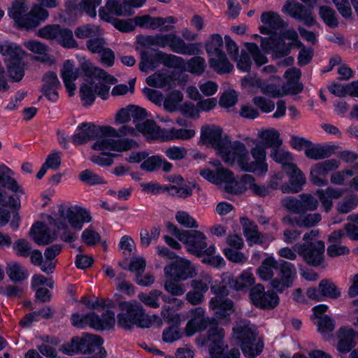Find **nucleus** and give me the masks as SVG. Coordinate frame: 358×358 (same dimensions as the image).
Masks as SVG:
<instances>
[{
    "label": "nucleus",
    "instance_id": "obj_59",
    "mask_svg": "<svg viewBox=\"0 0 358 358\" xmlns=\"http://www.w3.org/2000/svg\"><path fill=\"white\" fill-rule=\"evenodd\" d=\"M182 99L183 95L180 91L171 92L163 101L164 109L169 112L175 111Z\"/></svg>",
    "mask_w": 358,
    "mask_h": 358
},
{
    "label": "nucleus",
    "instance_id": "obj_60",
    "mask_svg": "<svg viewBox=\"0 0 358 358\" xmlns=\"http://www.w3.org/2000/svg\"><path fill=\"white\" fill-rule=\"evenodd\" d=\"M180 280L175 278H169L164 282V289L172 296H180L183 295L186 289L183 284L179 282Z\"/></svg>",
    "mask_w": 358,
    "mask_h": 358
},
{
    "label": "nucleus",
    "instance_id": "obj_15",
    "mask_svg": "<svg viewBox=\"0 0 358 358\" xmlns=\"http://www.w3.org/2000/svg\"><path fill=\"white\" fill-rule=\"evenodd\" d=\"M251 302L262 309L272 310L279 303V296L273 290L265 292L263 285L257 284L252 287L249 293Z\"/></svg>",
    "mask_w": 358,
    "mask_h": 358
},
{
    "label": "nucleus",
    "instance_id": "obj_43",
    "mask_svg": "<svg viewBox=\"0 0 358 358\" xmlns=\"http://www.w3.org/2000/svg\"><path fill=\"white\" fill-rule=\"evenodd\" d=\"M6 271L9 278L15 282H21L28 278L27 269L20 263L11 261L7 263Z\"/></svg>",
    "mask_w": 358,
    "mask_h": 358
},
{
    "label": "nucleus",
    "instance_id": "obj_29",
    "mask_svg": "<svg viewBox=\"0 0 358 358\" xmlns=\"http://www.w3.org/2000/svg\"><path fill=\"white\" fill-rule=\"evenodd\" d=\"M30 238L38 245H48L55 239L47 225L43 222L35 223L29 231Z\"/></svg>",
    "mask_w": 358,
    "mask_h": 358
},
{
    "label": "nucleus",
    "instance_id": "obj_53",
    "mask_svg": "<svg viewBox=\"0 0 358 358\" xmlns=\"http://www.w3.org/2000/svg\"><path fill=\"white\" fill-rule=\"evenodd\" d=\"M321 220V215L318 213L303 214L294 217L296 225L301 228L313 227L319 223Z\"/></svg>",
    "mask_w": 358,
    "mask_h": 358
},
{
    "label": "nucleus",
    "instance_id": "obj_30",
    "mask_svg": "<svg viewBox=\"0 0 358 358\" xmlns=\"http://www.w3.org/2000/svg\"><path fill=\"white\" fill-rule=\"evenodd\" d=\"M217 181L216 185H223L226 192L230 194H240L241 192L238 187V182L235 180L234 173L223 167L217 169Z\"/></svg>",
    "mask_w": 358,
    "mask_h": 358
},
{
    "label": "nucleus",
    "instance_id": "obj_48",
    "mask_svg": "<svg viewBox=\"0 0 358 358\" xmlns=\"http://www.w3.org/2000/svg\"><path fill=\"white\" fill-rule=\"evenodd\" d=\"M329 92L338 96H344L347 94L358 97V82H352L345 86L334 83L328 87Z\"/></svg>",
    "mask_w": 358,
    "mask_h": 358
},
{
    "label": "nucleus",
    "instance_id": "obj_33",
    "mask_svg": "<svg viewBox=\"0 0 358 358\" xmlns=\"http://www.w3.org/2000/svg\"><path fill=\"white\" fill-rule=\"evenodd\" d=\"M146 83L150 87L169 90L173 86L175 80L172 73L162 70L148 76Z\"/></svg>",
    "mask_w": 358,
    "mask_h": 358
},
{
    "label": "nucleus",
    "instance_id": "obj_27",
    "mask_svg": "<svg viewBox=\"0 0 358 358\" xmlns=\"http://www.w3.org/2000/svg\"><path fill=\"white\" fill-rule=\"evenodd\" d=\"M358 336V333L348 327H341L337 333L338 343L337 350L341 353H347L355 346V338Z\"/></svg>",
    "mask_w": 358,
    "mask_h": 358
},
{
    "label": "nucleus",
    "instance_id": "obj_61",
    "mask_svg": "<svg viewBox=\"0 0 358 358\" xmlns=\"http://www.w3.org/2000/svg\"><path fill=\"white\" fill-rule=\"evenodd\" d=\"M358 206V197L355 195L345 196L341 200L336 206L337 210L343 214H346Z\"/></svg>",
    "mask_w": 358,
    "mask_h": 358
},
{
    "label": "nucleus",
    "instance_id": "obj_58",
    "mask_svg": "<svg viewBox=\"0 0 358 358\" xmlns=\"http://www.w3.org/2000/svg\"><path fill=\"white\" fill-rule=\"evenodd\" d=\"M245 47L251 55L256 66L259 67L268 62L266 56L261 52L259 48L256 43H247L245 44Z\"/></svg>",
    "mask_w": 358,
    "mask_h": 358
},
{
    "label": "nucleus",
    "instance_id": "obj_45",
    "mask_svg": "<svg viewBox=\"0 0 358 358\" xmlns=\"http://www.w3.org/2000/svg\"><path fill=\"white\" fill-rule=\"evenodd\" d=\"M258 136L264 145L268 148H279L282 145L279 132L275 129H269L259 131Z\"/></svg>",
    "mask_w": 358,
    "mask_h": 358
},
{
    "label": "nucleus",
    "instance_id": "obj_23",
    "mask_svg": "<svg viewBox=\"0 0 358 358\" xmlns=\"http://www.w3.org/2000/svg\"><path fill=\"white\" fill-rule=\"evenodd\" d=\"M222 280L228 287L236 291H245L255 283V278L249 271H244L236 278L228 274L223 275Z\"/></svg>",
    "mask_w": 358,
    "mask_h": 358
},
{
    "label": "nucleus",
    "instance_id": "obj_55",
    "mask_svg": "<svg viewBox=\"0 0 358 358\" xmlns=\"http://www.w3.org/2000/svg\"><path fill=\"white\" fill-rule=\"evenodd\" d=\"M319 14L324 22L329 27L335 28L338 25V17L335 10L328 6L320 8Z\"/></svg>",
    "mask_w": 358,
    "mask_h": 358
},
{
    "label": "nucleus",
    "instance_id": "obj_16",
    "mask_svg": "<svg viewBox=\"0 0 358 358\" xmlns=\"http://www.w3.org/2000/svg\"><path fill=\"white\" fill-rule=\"evenodd\" d=\"M103 343V339L98 335L86 334L82 337H74L71 340V345L73 351L80 352L83 354H92L96 350H99L104 357L106 352L101 347Z\"/></svg>",
    "mask_w": 358,
    "mask_h": 358
},
{
    "label": "nucleus",
    "instance_id": "obj_8",
    "mask_svg": "<svg viewBox=\"0 0 358 358\" xmlns=\"http://www.w3.org/2000/svg\"><path fill=\"white\" fill-rule=\"evenodd\" d=\"M15 173L5 164L0 165V206H8L15 209L20 207L19 198L9 196L6 189L16 194H24L23 189L14 178Z\"/></svg>",
    "mask_w": 358,
    "mask_h": 358
},
{
    "label": "nucleus",
    "instance_id": "obj_42",
    "mask_svg": "<svg viewBox=\"0 0 358 358\" xmlns=\"http://www.w3.org/2000/svg\"><path fill=\"white\" fill-rule=\"evenodd\" d=\"M196 134L194 129L171 128L164 129L162 141H170L173 140L187 141L193 138Z\"/></svg>",
    "mask_w": 358,
    "mask_h": 358
},
{
    "label": "nucleus",
    "instance_id": "obj_47",
    "mask_svg": "<svg viewBox=\"0 0 358 358\" xmlns=\"http://www.w3.org/2000/svg\"><path fill=\"white\" fill-rule=\"evenodd\" d=\"M270 157L275 162L282 165V168L284 171H287V170L291 167V165L294 164L292 154L289 152L283 149H280L279 148L273 149L271 152Z\"/></svg>",
    "mask_w": 358,
    "mask_h": 358
},
{
    "label": "nucleus",
    "instance_id": "obj_22",
    "mask_svg": "<svg viewBox=\"0 0 358 358\" xmlns=\"http://www.w3.org/2000/svg\"><path fill=\"white\" fill-rule=\"evenodd\" d=\"M102 0H81L77 3L76 0H68L66 2V8L69 13L78 17L85 12L90 17H95L96 15V8L101 3Z\"/></svg>",
    "mask_w": 358,
    "mask_h": 358
},
{
    "label": "nucleus",
    "instance_id": "obj_2",
    "mask_svg": "<svg viewBox=\"0 0 358 358\" xmlns=\"http://www.w3.org/2000/svg\"><path fill=\"white\" fill-rule=\"evenodd\" d=\"M254 148L250 149L252 160L249 156L248 150L244 143L236 141L232 144V162H227L229 164L236 163L241 170L245 172L254 173L258 176H264L268 170V166L266 162V152L265 148L256 143Z\"/></svg>",
    "mask_w": 358,
    "mask_h": 358
},
{
    "label": "nucleus",
    "instance_id": "obj_13",
    "mask_svg": "<svg viewBox=\"0 0 358 358\" xmlns=\"http://www.w3.org/2000/svg\"><path fill=\"white\" fill-rule=\"evenodd\" d=\"M164 273L166 278L182 281L192 278L196 274L195 267L190 261L182 257H178L166 265Z\"/></svg>",
    "mask_w": 358,
    "mask_h": 358
},
{
    "label": "nucleus",
    "instance_id": "obj_57",
    "mask_svg": "<svg viewBox=\"0 0 358 358\" xmlns=\"http://www.w3.org/2000/svg\"><path fill=\"white\" fill-rule=\"evenodd\" d=\"M161 229L154 226L149 231L146 229H142L140 231L141 243L143 247H148L152 241H156L159 236Z\"/></svg>",
    "mask_w": 358,
    "mask_h": 358
},
{
    "label": "nucleus",
    "instance_id": "obj_40",
    "mask_svg": "<svg viewBox=\"0 0 358 358\" xmlns=\"http://www.w3.org/2000/svg\"><path fill=\"white\" fill-rule=\"evenodd\" d=\"M279 261L273 257L269 256L265 258L261 265L257 269V274L264 281L274 279L275 270L278 269Z\"/></svg>",
    "mask_w": 358,
    "mask_h": 358
},
{
    "label": "nucleus",
    "instance_id": "obj_9",
    "mask_svg": "<svg viewBox=\"0 0 358 358\" xmlns=\"http://www.w3.org/2000/svg\"><path fill=\"white\" fill-rule=\"evenodd\" d=\"M119 306L122 311L117 315V324L120 327L130 329L134 325L145 327L141 323L145 309L140 303L136 301H123L120 303Z\"/></svg>",
    "mask_w": 358,
    "mask_h": 358
},
{
    "label": "nucleus",
    "instance_id": "obj_14",
    "mask_svg": "<svg viewBox=\"0 0 358 358\" xmlns=\"http://www.w3.org/2000/svg\"><path fill=\"white\" fill-rule=\"evenodd\" d=\"M324 243L317 241L308 243H299L294 245V250L303 257V260L313 266H320L324 261Z\"/></svg>",
    "mask_w": 358,
    "mask_h": 358
},
{
    "label": "nucleus",
    "instance_id": "obj_36",
    "mask_svg": "<svg viewBox=\"0 0 358 358\" xmlns=\"http://www.w3.org/2000/svg\"><path fill=\"white\" fill-rule=\"evenodd\" d=\"M169 48L173 52L184 55H194L198 50L196 44L187 43L174 33H171Z\"/></svg>",
    "mask_w": 358,
    "mask_h": 358
},
{
    "label": "nucleus",
    "instance_id": "obj_24",
    "mask_svg": "<svg viewBox=\"0 0 358 358\" xmlns=\"http://www.w3.org/2000/svg\"><path fill=\"white\" fill-rule=\"evenodd\" d=\"M103 126H96L92 123L83 122L78 127V132L72 136L75 145L85 143L90 139L101 134L103 136Z\"/></svg>",
    "mask_w": 358,
    "mask_h": 358
},
{
    "label": "nucleus",
    "instance_id": "obj_19",
    "mask_svg": "<svg viewBox=\"0 0 358 358\" xmlns=\"http://www.w3.org/2000/svg\"><path fill=\"white\" fill-rule=\"evenodd\" d=\"M292 43H287L285 41L276 36L262 38L260 44L262 49L266 53L271 54L273 59H280L289 55L291 51Z\"/></svg>",
    "mask_w": 358,
    "mask_h": 358
},
{
    "label": "nucleus",
    "instance_id": "obj_26",
    "mask_svg": "<svg viewBox=\"0 0 358 358\" xmlns=\"http://www.w3.org/2000/svg\"><path fill=\"white\" fill-rule=\"evenodd\" d=\"M87 318H88V326L97 331L110 329L115 323V313L111 310L106 311L101 317L91 312L87 313Z\"/></svg>",
    "mask_w": 358,
    "mask_h": 358
},
{
    "label": "nucleus",
    "instance_id": "obj_4",
    "mask_svg": "<svg viewBox=\"0 0 358 358\" xmlns=\"http://www.w3.org/2000/svg\"><path fill=\"white\" fill-rule=\"evenodd\" d=\"M103 136L99 138L92 145L94 150H113L124 152L139 147L138 142L127 136H136V130L129 126L124 125L117 130L110 126H103Z\"/></svg>",
    "mask_w": 358,
    "mask_h": 358
},
{
    "label": "nucleus",
    "instance_id": "obj_35",
    "mask_svg": "<svg viewBox=\"0 0 358 358\" xmlns=\"http://www.w3.org/2000/svg\"><path fill=\"white\" fill-rule=\"evenodd\" d=\"M209 307L215 315L220 317H227L234 312L233 301L226 297H212L209 301Z\"/></svg>",
    "mask_w": 358,
    "mask_h": 358
},
{
    "label": "nucleus",
    "instance_id": "obj_52",
    "mask_svg": "<svg viewBox=\"0 0 358 358\" xmlns=\"http://www.w3.org/2000/svg\"><path fill=\"white\" fill-rule=\"evenodd\" d=\"M29 7L25 0H14L11 6L8 8V15L15 20L17 24L18 21L27 13Z\"/></svg>",
    "mask_w": 358,
    "mask_h": 358
},
{
    "label": "nucleus",
    "instance_id": "obj_20",
    "mask_svg": "<svg viewBox=\"0 0 358 358\" xmlns=\"http://www.w3.org/2000/svg\"><path fill=\"white\" fill-rule=\"evenodd\" d=\"M49 16L48 11L38 4H34L30 11L27 13L17 23L19 28L31 30L39 26Z\"/></svg>",
    "mask_w": 358,
    "mask_h": 358
},
{
    "label": "nucleus",
    "instance_id": "obj_64",
    "mask_svg": "<svg viewBox=\"0 0 358 358\" xmlns=\"http://www.w3.org/2000/svg\"><path fill=\"white\" fill-rule=\"evenodd\" d=\"M211 282V276L205 272L201 273L199 276L191 281L190 285L193 289L201 291L202 293H206Z\"/></svg>",
    "mask_w": 358,
    "mask_h": 358
},
{
    "label": "nucleus",
    "instance_id": "obj_39",
    "mask_svg": "<svg viewBox=\"0 0 358 358\" xmlns=\"http://www.w3.org/2000/svg\"><path fill=\"white\" fill-rule=\"evenodd\" d=\"M243 234L250 245L262 243V234L258 231L257 225L247 217L241 219Z\"/></svg>",
    "mask_w": 358,
    "mask_h": 358
},
{
    "label": "nucleus",
    "instance_id": "obj_62",
    "mask_svg": "<svg viewBox=\"0 0 358 358\" xmlns=\"http://www.w3.org/2000/svg\"><path fill=\"white\" fill-rule=\"evenodd\" d=\"M56 41L66 48H73L78 46L72 31L69 29L61 28V31Z\"/></svg>",
    "mask_w": 358,
    "mask_h": 358
},
{
    "label": "nucleus",
    "instance_id": "obj_50",
    "mask_svg": "<svg viewBox=\"0 0 358 358\" xmlns=\"http://www.w3.org/2000/svg\"><path fill=\"white\" fill-rule=\"evenodd\" d=\"M162 296V292L159 289H152L149 292H141L138 294V299L141 302L152 308L160 307L159 298Z\"/></svg>",
    "mask_w": 358,
    "mask_h": 358
},
{
    "label": "nucleus",
    "instance_id": "obj_11",
    "mask_svg": "<svg viewBox=\"0 0 358 358\" xmlns=\"http://www.w3.org/2000/svg\"><path fill=\"white\" fill-rule=\"evenodd\" d=\"M278 271V278L272 279L270 285L273 290L282 293L293 285L297 277V271L294 264L282 259L279 260Z\"/></svg>",
    "mask_w": 358,
    "mask_h": 358
},
{
    "label": "nucleus",
    "instance_id": "obj_28",
    "mask_svg": "<svg viewBox=\"0 0 358 358\" xmlns=\"http://www.w3.org/2000/svg\"><path fill=\"white\" fill-rule=\"evenodd\" d=\"M285 172L289 177L290 185H282V192L283 193H296L301 191L302 186L306 181V177L302 171L294 164V165H291V167Z\"/></svg>",
    "mask_w": 358,
    "mask_h": 358
},
{
    "label": "nucleus",
    "instance_id": "obj_41",
    "mask_svg": "<svg viewBox=\"0 0 358 358\" xmlns=\"http://www.w3.org/2000/svg\"><path fill=\"white\" fill-rule=\"evenodd\" d=\"M103 8L104 10L106 8L110 15L113 14L117 16H129L134 13L129 8L127 0H108L105 8Z\"/></svg>",
    "mask_w": 358,
    "mask_h": 358
},
{
    "label": "nucleus",
    "instance_id": "obj_32",
    "mask_svg": "<svg viewBox=\"0 0 358 358\" xmlns=\"http://www.w3.org/2000/svg\"><path fill=\"white\" fill-rule=\"evenodd\" d=\"M0 53L9 62L21 61L25 55L20 45L6 40L0 41Z\"/></svg>",
    "mask_w": 358,
    "mask_h": 358
},
{
    "label": "nucleus",
    "instance_id": "obj_31",
    "mask_svg": "<svg viewBox=\"0 0 358 358\" xmlns=\"http://www.w3.org/2000/svg\"><path fill=\"white\" fill-rule=\"evenodd\" d=\"M301 71L299 69H289L285 73L287 78V83L282 87V93L285 94H297L302 92L303 85L299 83L301 77Z\"/></svg>",
    "mask_w": 358,
    "mask_h": 358
},
{
    "label": "nucleus",
    "instance_id": "obj_56",
    "mask_svg": "<svg viewBox=\"0 0 358 358\" xmlns=\"http://www.w3.org/2000/svg\"><path fill=\"white\" fill-rule=\"evenodd\" d=\"M223 45V40L222 36L217 34H212L209 39L206 42L205 48L208 55H215L220 52H223L222 50Z\"/></svg>",
    "mask_w": 358,
    "mask_h": 358
},
{
    "label": "nucleus",
    "instance_id": "obj_25",
    "mask_svg": "<svg viewBox=\"0 0 358 358\" xmlns=\"http://www.w3.org/2000/svg\"><path fill=\"white\" fill-rule=\"evenodd\" d=\"M260 20L264 25L259 28L260 33L262 34H274L278 30L283 28L285 25V23L281 19L278 13L273 11L262 13Z\"/></svg>",
    "mask_w": 358,
    "mask_h": 358
},
{
    "label": "nucleus",
    "instance_id": "obj_21",
    "mask_svg": "<svg viewBox=\"0 0 358 358\" xmlns=\"http://www.w3.org/2000/svg\"><path fill=\"white\" fill-rule=\"evenodd\" d=\"M313 8L309 6L308 8H306L298 2L287 1L282 8V10L292 17L301 21L305 25L310 27L315 23L312 12Z\"/></svg>",
    "mask_w": 358,
    "mask_h": 358
},
{
    "label": "nucleus",
    "instance_id": "obj_17",
    "mask_svg": "<svg viewBox=\"0 0 358 358\" xmlns=\"http://www.w3.org/2000/svg\"><path fill=\"white\" fill-rule=\"evenodd\" d=\"M339 166V161L335 159L316 163L310 167V180L316 186H326L328 183L327 180L328 173L337 169Z\"/></svg>",
    "mask_w": 358,
    "mask_h": 358
},
{
    "label": "nucleus",
    "instance_id": "obj_51",
    "mask_svg": "<svg viewBox=\"0 0 358 358\" xmlns=\"http://www.w3.org/2000/svg\"><path fill=\"white\" fill-rule=\"evenodd\" d=\"M315 324L324 339L327 340L331 337V333L335 328V322L331 317L327 315L321 316L315 322Z\"/></svg>",
    "mask_w": 358,
    "mask_h": 358
},
{
    "label": "nucleus",
    "instance_id": "obj_46",
    "mask_svg": "<svg viewBox=\"0 0 358 358\" xmlns=\"http://www.w3.org/2000/svg\"><path fill=\"white\" fill-rule=\"evenodd\" d=\"M136 127L139 131L148 134V138L162 141L164 129L157 126L154 121L146 120L141 124L137 123Z\"/></svg>",
    "mask_w": 358,
    "mask_h": 358
},
{
    "label": "nucleus",
    "instance_id": "obj_1",
    "mask_svg": "<svg viewBox=\"0 0 358 358\" xmlns=\"http://www.w3.org/2000/svg\"><path fill=\"white\" fill-rule=\"evenodd\" d=\"M81 69L87 78L86 83L80 87V98L83 105L91 106L96 99V95L102 99H106L110 89V85L115 84L117 80L87 60L82 62Z\"/></svg>",
    "mask_w": 358,
    "mask_h": 358
},
{
    "label": "nucleus",
    "instance_id": "obj_12",
    "mask_svg": "<svg viewBox=\"0 0 358 358\" xmlns=\"http://www.w3.org/2000/svg\"><path fill=\"white\" fill-rule=\"evenodd\" d=\"M281 203L288 211L295 214L315 211L319 206L318 199L311 194L303 193L299 198L286 196L281 199Z\"/></svg>",
    "mask_w": 358,
    "mask_h": 358
},
{
    "label": "nucleus",
    "instance_id": "obj_63",
    "mask_svg": "<svg viewBox=\"0 0 358 358\" xmlns=\"http://www.w3.org/2000/svg\"><path fill=\"white\" fill-rule=\"evenodd\" d=\"M61 28L58 24H48L38 29L36 35L49 41L57 40L61 31Z\"/></svg>",
    "mask_w": 358,
    "mask_h": 358
},
{
    "label": "nucleus",
    "instance_id": "obj_18",
    "mask_svg": "<svg viewBox=\"0 0 358 358\" xmlns=\"http://www.w3.org/2000/svg\"><path fill=\"white\" fill-rule=\"evenodd\" d=\"M134 21L135 24L139 27L152 30L161 28L163 31H169L173 29V24L177 23L178 20L173 16L162 17L145 15L134 17Z\"/></svg>",
    "mask_w": 358,
    "mask_h": 358
},
{
    "label": "nucleus",
    "instance_id": "obj_37",
    "mask_svg": "<svg viewBox=\"0 0 358 358\" xmlns=\"http://www.w3.org/2000/svg\"><path fill=\"white\" fill-rule=\"evenodd\" d=\"M334 153V148L328 145L313 144L305 149L304 154L308 159L318 161L330 157Z\"/></svg>",
    "mask_w": 358,
    "mask_h": 358
},
{
    "label": "nucleus",
    "instance_id": "obj_10",
    "mask_svg": "<svg viewBox=\"0 0 358 358\" xmlns=\"http://www.w3.org/2000/svg\"><path fill=\"white\" fill-rule=\"evenodd\" d=\"M181 238V242L185 244L186 250L192 255L198 257L203 255L211 256L215 252V246L208 247L207 237L200 231L187 230Z\"/></svg>",
    "mask_w": 358,
    "mask_h": 358
},
{
    "label": "nucleus",
    "instance_id": "obj_44",
    "mask_svg": "<svg viewBox=\"0 0 358 358\" xmlns=\"http://www.w3.org/2000/svg\"><path fill=\"white\" fill-rule=\"evenodd\" d=\"M99 16L102 20L111 22L116 29L122 32H130L135 28V26L132 24L131 20H123L115 18L110 15L109 13H106V10L103 8L99 9Z\"/></svg>",
    "mask_w": 358,
    "mask_h": 358
},
{
    "label": "nucleus",
    "instance_id": "obj_7",
    "mask_svg": "<svg viewBox=\"0 0 358 358\" xmlns=\"http://www.w3.org/2000/svg\"><path fill=\"white\" fill-rule=\"evenodd\" d=\"M201 141L206 145H210L219 152L222 159L232 162V144L227 136H222V129L216 125H206L201 129Z\"/></svg>",
    "mask_w": 358,
    "mask_h": 358
},
{
    "label": "nucleus",
    "instance_id": "obj_49",
    "mask_svg": "<svg viewBox=\"0 0 358 358\" xmlns=\"http://www.w3.org/2000/svg\"><path fill=\"white\" fill-rule=\"evenodd\" d=\"M157 62L169 68H180L185 65V60L181 57L168 54L162 51L156 53Z\"/></svg>",
    "mask_w": 358,
    "mask_h": 358
},
{
    "label": "nucleus",
    "instance_id": "obj_6",
    "mask_svg": "<svg viewBox=\"0 0 358 358\" xmlns=\"http://www.w3.org/2000/svg\"><path fill=\"white\" fill-rule=\"evenodd\" d=\"M224 329L217 324L215 320V322H213L208 329L207 339L199 336L196 338V343L200 347L208 343L210 358H239L241 353L238 349L233 348L229 352H226L227 345L224 344Z\"/></svg>",
    "mask_w": 358,
    "mask_h": 358
},
{
    "label": "nucleus",
    "instance_id": "obj_34",
    "mask_svg": "<svg viewBox=\"0 0 358 358\" xmlns=\"http://www.w3.org/2000/svg\"><path fill=\"white\" fill-rule=\"evenodd\" d=\"M61 75L69 96H72L76 90L74 82L78 78V70L74 63L70 60L65 61Z\"/></svg>",
    "mask_w": 358,
    "mask_h": 358
},
{
    "label": "nucleus",
    "instance_id": "obj_54",
    "mask_svg": "<svg viewBox=\"0 0 358 358\" xmlns=\"http://www.w3.org/2000/svg\"><path fill=\"white\" fill-rule=\"evenodd\" d=\"M185 69L189 73L200 76L206 69V62L204 58L200 56L192 57L186 64Z\"/></svg>",
    "mask_w": 358,
    "mask_h": 358
},
{
    "label": "nucleus",
    "instance_id": "obj_38",
    "mask_svg": "<svg viewBox=\"0 0 358 358\" xmlns=\"http://www.w3.org/2000/svg\"><path fill=\"white\" fill-rule=\"evenodd\" d=\"M208 56L210 57L209 66L216 73H228L232 71L234 66L229 62L224 52Z\"/></svg>",
    "mask_w": 358,
    "mask_h": 358
},
{
    "label": "nucleus",
    "instance_id": "obj_3",
    "mask_svg": "<svg viewBox=\"0 0 358 358\" xmlns=\"http://www.w3.org/2000/svg\"><path fill=\"white\" fill-rule=\"evenodd\" d=\"M59 217L55 220V224L59 229H63L61 239L66 243H72L78 239V234L75 231L83 229L85 223L92 220V215L87 209L80 206L59 208Z\"/></svg>",
    "mask_w": 358,
    "mask_h": 358
},
{
    "label": "nucleus",
    "instance_id": "obj_5",
    "mask_svg": "<svg viewBox=\"0 0 358 358\" xmlns=\"http://www.w3.org/2000/svg\"><path fill=\"white\" fill-rule=\"evenodd\" d=\"M256 325L247 320L236 321L233 327L232 338L241 347L243 354L250 358L259 355L264 348L262 341L258 338Z\"/></svg>",
    "mask_w": 358,
    "mask_h": 358
}]
</instances>
